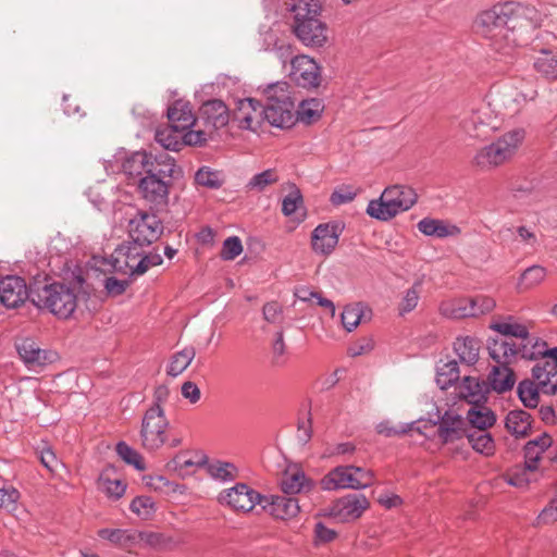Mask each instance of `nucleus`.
<instances>
[{"label":"nucleus","mask_w":557,"mask_h":557,"mask_svg":"<svg viewBox=\"0 0 557 557\" xmlns=\"http://www.w3.org/2000/svg\"><path fill=\"white\" fill-rule=\"evenodd\" d=\"M508 2L496 3L491 9L480 12L474 22L473 29L476 34L491 41V45L499 51L524 44L521 38V27L513 23Z\"/></svg>","instance_id":"1"},{"label":"nucleus","mask_w":557,"mask_h":557,"mask_svg":"<svg viewBox=\"0 0 557 557\" xmlns=\"http://www.w3.org/2000/svg\"><path fill=\"white\" fill-rule=\"evenodd\" d=\"M509 101L495 97L492 102L481 103L478 108L460 113L461 127L472 137L486 138L500 127L502 120L513 116L519 111L517 95L508 96Z\"/></svg>","instance_id":"2"},{"label":"nucleus","mask_w":557,"mask_h":557,"mask_svg":"<svg viewBox=\"0 0 557 557\" xmlns=\"http://www.w3.org/2000/svg\"><path fill=\"white\" fill-rule=\"evenodd\" d=\"M178 172L173 157L168 152L159 153L156 166L138 180L139 195L154 207H165L169 202L170 187Z\"/></svg>","instance_id":"3"},{"label":"nucleus","mask_w":557,"mask_h":557,"mask_svg":"<svg viewBox=\"0 0 557 557\" xmlns=\"http://www.w3.org/2000/svg\"><path fill=\"white\" fill-rule=\"evenodd\" d=\"M289 10L294 13V33L308 47H322L327 40V27L318 17L321 12L319 0H292Z\"/></svg>","instance_id":"4"},{"label":"nucleus","mask_w":557,"mask_h":557,"mask_svg":"<svg viewBox=\"0 0 557 557\" xmlns=\"http://www.w3.org/2000/svg\"><path fill=\"white\" fill-rule=\"evenodd\" d=\"M30 295L36 307L47 309L60 319L70 318L77 307L75 290L64 283L36 281Z\"/></svg>","instance_id":"5"},{"label":"nucleus","mask_w":557,"mask_h":557,"mask_svg":"<svg viewBox=\"0 0 557 557\" xmlns=\"http://www.w3.org/2000/svg\"><path fill=\"white\" fill-rule=\"evenodd\" d=\"M417 199V193L410 186L392 185L383 190L380 198L369 201L367 213L373 219L388 221L413 207Z\"/></svg>","instance_id":"6"},{"label":"nucleus","mask_w":557,"mask_h":557,"mask_svg":"<svg viewBox=\"0 0 557 557\" xmlns=\"http://www.w3.org/2000/svg\"><path fill=\"white\" fill-rule=\"evenodd\" d=\"M144 245L132 242L120 246L112 255L114 271L138 276L145 274L150 268L163 262L159 252L144 250Z\"/></svg>","instance_id":"7"},{"label":"nucleus","mask_w":557,"mask_h":557,"mask_svg":"<svg viewBox=\"0 0 557 557\" xmlns=\"http://www.w3.org/2000/svg\"><path fill=\"white\" fill-rule=\"evenodd\" d=\"M522 128L512 129L496 141L480 149L473 157V165L482 171L492 170L509 160L524 139Z\"/></svg>","instance_id":"8"},{"label":"nucleus","mask_w":557,"mask_h":557,"mask_svg":"<svg viewBox=\"0 0 557 557\" xmlns=\"http://www.w3.org/2000/svg\"><path fill=\"white\" fill-rule=\"evenodd\" d=\"M374 482V473L366 468L352 465L337 466L322 480L321 486L325 491L334 490H363Z\"/></svg>","instance_id":"9"},{"label":"nucleus","mask_w":557,"mask_h":557,"mask_svg":"<svg viewBox=\"0 0 557 557\" xmlns=\"http://www.w3.org/2000/svg\"><path fill=\"white\" fill-rule=\"evenodd\" d=\"M157 156L143 150L128 152L121 149L111 160L106 161L104 169L110 173L121 172L128 178H140L156 166Z\"/></svg>","instance_id":"10"},{"label":"nucleus","mask_w":557,"mask_h":557,"mask_svg":"<svg viewBox=\"0 0 557 557\" xmlns=\"http://www.w3.org/2000/svg\"><path fill=\"white\" fill-rule=\"evenodd\" d=\"M169 425L163 408L150 406L141 421V446L148 451H156L161 448L168 441L166 430Z\"/></svg>","instance_id":"11"},{"label":"nucleus","mask_w":557,"mask_h":557,"mask_svg":"<svg viewBox=\"0 0 557 557\" xmlns=\"http://www.w3.org/2000/svg\"><path fill=\"white\" fill-rule=\"evenodd\" d=\"M163 232L161 220L153 213L140 212L129 221L131 239L144 246L156 242Z\"/></svg>","instance_id":"12"},{"label":"nucleus","mask_w":557,"mask_h":557,"mask_svg":"<svg viewBox=\"0 0 557 557\" xmlns=\"http://www.w3.org/2000/svg\"><path fill=\"white\" fill-rule=\"evenodd\" d=\"M17 354L28 370L40 371L58 359V354L51 349H42L32 338L16 343Z\"/></svg>","instance_id":"13"},{"label":"nucleus","mask_w":557,"mask_h":557,"mask_svg":"<svg viewBox=\"0 0 557 557\" xmlns=\"http://www.w3.org/2000/svg\"><path fill=\"white\" fill-rule=\"evenodd\" d=\"M24 278L17 275H8L0 280V302L8 309L22 306L28 298L32 299V289Z\"/></svg>","instance_id":"14"},{"label":"nucleus","mask_w":557,"mask_h":557,"mask_svg":"<svg viewBox=\"0 0 557 557\" xmlns=\"http://www.w3.org/2000/svg\"><path fill=\"white\" fill-rule=\"evenodd\" d=\"M290 78L304 88H315L321 83V71L318 63L308 55L301 54L292 58Z\"/></svg>","instance_id":"15"},{"label":"nucleus","mask_w":557,"mask_h":557,"mask_svg":"<svg viewBox=\"0 0 557 557\" xmlns=\"http://www.w3.org/2000/svg\"><path fill=\"white\" fill-rule=\"evenodd\" d=\"M262 495L244 483H238L234 487L224 490L219 496L221 504L240 511H250L256 504L262 505Z\"/></svg>","instance_id":"16"},{"label":"nucleus","mask_w":557,"mask_h":557,"mask_svg":"<svg viewBox=\"0 0 557 557\" xmlns=\"http://www.w3.org/2000/svg\"><path fill=\"white\" fill-rule=\"evenodd\" d=\"M342 227L336 222L321 223L311 233V249L315 255L327 257L336 248Z\"/></svg>","instance_id":"17"},{"label":"nucleus","mask_w":557,"mask_h":557,"mask_svg":"<svg viewBox=\"0 0 557 557\" xmlns=\"http://www.w3.org/2000/svg\"><path fill=\"white\" fill-rule=\"evenodd\" d=\"M488 387L478 376L465 375L459 381V373L455 374V397L465 400L470 406L487 401Z\"/></svg>","instance_id":"18"},{"label":"nucleus","mask_w":557,"mask_h":557,"mask_svg":"<svg viewBox=\"0 0 557 557\" xmlns=\"http://www.w3.org/2000/svg\"><path fill=\"white\" fill-rule=\"evenodd\" d=\"M513 17V23L521 27V38L524 33L542 25L546 17V12L531 4H523L518 1H507Z\"/></svg>","instance_id":"19"},{"label":"nucleus","mask_w":557,"mask_h":557,"mask_svg":"<svg viewBox=\"0 0 557 557\" xmlns=\"http://www.w3.org/2000/svg\"><path fill=\"white\" fill-rule=\"evenodd\" d=\"M481 341L471 335L455 338V374L459 373L457 366L472 368L480 358Z\"/></svg>","instance_id":"20"},{"label":"nucleus","mask_w":557,"mask_h":557,"mask_svg":"<svg viewBox=\"0 0 557 557\" xmlns=\"http://www.w3.org/2000/svg\"><path fill=\"white\" fill-rule=\"evenodd\" d=\"M369 507V500L362 494H349L339 498L332 507L331 515L341 521L356 520Z\"/></svg>","instance_id":"21"},{"label":"nucleus","mask_w":557,"mask_h":557,"mask_svg":"<svg viewBox=\"0 0 557 557\" xmlns=\"http://www.w3.org/2000/svg\"><path fill=\"white\" fill-rule=\"evenodd\" d=\"M495 306L491 297H461L455 299V319L476 318L491 312Z\"/></svg>","instance_id":"22"},{"label":"nucleus","mask_w":557,"mask_h":557,"mask_svg":"<svg viewBox=\"0 0 557 557\" xmlns=\"http://www.w3.org/2000/svg\"><path fill=\"white\" fill-rule=\"evenodd\" d=\"M262 507L267 508L273 517L282 520L292 519L300 511L298 500L288 495L263 496Z\"/></svg>","instance_id":"23"},{"label":"nucleus","mask_w":557,"mask_h":557,"mask_svg":"<svg viewBox=\"0 0 557 557\" xmlns=\"http://www.w3.org/2000/svg\"><path fill=\"white\" fill-rule=\"evenodd\" d=\"M295 104L292 100H283L281 103L263 104V119L272 126L287 128L294 124Z\"/></svg>","instance_id":"24"},{"label":"nucleus","mask_w":557,"mask_h":557,"mask_svg":"<svg viewBox=\"0 0 557 557\" xmlns=\"http://www.w3.org/2000/svg\"><path fill=\"white\" fill-rule=\"evenodd\" d=\"M262 107L252 98L238 100L235 119L238 121L239 126L244 129L256 132L259 127L260 119L263 117Z\"/></svg>","instance_id":"25"},{"label":"nucleus","mask_w":557,"mask_h":557,"mask_svg":"<svg viewBox=\"0 0 557 557\" xmlns=\"http://www.w3.org/2000/svg\"><path fill=\"white\" fill-rule=\"evenodd\" d=\"M200 116L207 126L219 129L227 125L230 112L227 106L219 99L205 102L200 108Z\"/></svg>","instance_id":"26"},{"label":"nucleus","mask_w":557,"mask_h":557,"mask_svg":"<svg viewBox=\"0 0 557 557\" xmlns=\"http://www.w3.org/2000/svg\"><path fill=\"white\" fill-rule=\"evenodd\" d=\"M532 375L542 393L553 395L557 392V362L554 360L535 364L532 369Z\"/></svg>","instance_id":"27"},{"label":"nucleus","mask_w":557,"mask_h":557,"mask_svg":"<svg viewBox=\"0 0 557 557\" xmlns=\"http://www.w3.org/2000/svg\"><path fill=\"white\" fill-rule=\"evenodd\" d=\"M280 485L284 495L292 496L300 492L310 491L313 482L301 470L294 469L284 472Z\"/></svg>","instance_id":"28"},{"label":"nucleus","mask_w":557,"mask_h":557,"mask_svg":"<svg viewBox=\"0 0 557 557\" xmlns=\"http://www.w3.org/2000/svg\"><path fill=\"white\" fill-rule=\"evenodd\" d=\"M490 357L497 363L496 366L509 367L520 355V348L513 342L507 339H494L488 345Z\"/></svg>","instance_id":"29"},{"label":"nucleus","mask_w":557,"mask_h":557,"mask_svg":"<svg viewBox=\"0 0 557 557\" xmlns=\"http://www.w3.org/2000/svg\"><path fill=\"white\" fill-rule=\"evenodd\" d=\"M553 444L550 435L543 433L524 445L525 468L530 471L537 469V463L547 448Z\"/></svg>","instance_id":"30"},{"label":"nucleus","mask_w":557,"mask_h":557,"mask_svg":"<svg viewBox=\"0 0 557 557\" xmlns=\"http://www.w3.org/2000/svg\"><path fill=\"white\" fill-rule=\"evenodd\" d=\"M183 543L170 534L159 532H137V545L158 550H169Z\"/></svg>","instance_id":"31"},{"label":"nucleus","mask_w":557,"mask_h":557,"mask_svg":"<svg viewBox=\"0 0 557 557\" xmlns=\"http://www.w3.org/2000/svg\"><path fill=\"white\" fill-rule=\"evenodd\" d=\"M469 424L475 430H487L496 422V414L486 406V403L471 405L466 417Z\"/></svg>","instance_id":"32"},{"label":"nucleus","mask_w":557,"mask_h":557,"mask_svg":"<svg viewBox=\"0 0 557 557\" xmlns=\"http://www.w3.org/2000/svg\"><path fill=\"white\" fill-rule=\"evenodd\" d=\"M487 380L491 388L498 394L511 391L516 383L512 369L505 366H494Z\"/></svg>","instance_id":"33"},{"label":"nucleus","mask_w":557,"mask_h":557,"mask_svg":"<svg viewBox=\"0 0 557 557\" xmlns=\"http://www.w3.org/2000/svg\"><path fill=\"white\" fill-rule=\"evenodd\" d=\"M168 119L176 129H186L193 125L195 119L188 102L175 101L168 109Z\"/></svg>","instance_id":"34"},{"label":"nucleus","mask_w":557,"mask_h":557,"mask_svg":"<svg viewBox=\"0 0 557 557\" xmlns=\"http://www.w3.org/2000/svg\"><path fill=\"white\" fill-rule=\"evenodd\" d=\"M506 429L516 437H525L531 432L532 418L524 410H512L506 417Z\"/></svg>","instance_id":"35"},{"label":"nucleus","mask_w":557,"mask_h":557,"mask_svg":"<svg viewBox=\"0 0 557 557\" xmlns=\"http://www.w3.org/2000/svg\"><path fill=\"white\" fill-rule=\"evenodd\" d=\"M523 343L519 346L520 356L524 359L535 360L539 358H550L553 360L552 349H547L545 341L539 337H530L522 339Z\"/></svg>","instance_id":"36"},{"label":"nucleus","mask_w":557,"mask_h":557,"mask_svg":"<svg viewBox=\"0 0 557 557\" xmlns=\"http://www.w3.org/2000/svg\"><path fill=\"white\" fill-rule=\"evenodd\" d=\"M468 444L479 454L492 456L495 453V442L487 430H473L467 433Z\"/></svg>","instance_id":"37"},{"label":"nucleus","mask_w":557,"mask_h":557,"mask_svg":"<svg viewBox=\"0 0 557 557\" xmlns=\"http://www.w3.org/2000/svg\"><path fill=\"white\" fill-rule=\"evenodd\" d=\"M422 422V420H418L411 423H403L399 424L398 426H393L391 425L389 421H382L376 425V431L379 434H382L386 437L401 435L412 431H416L420 434H424L422 428L425 429L428 426V423L421 425Z\"/></svg>","instance_id":"38"},{"label":"nucleus","mask_w":557,"mask_h":557,"mask_svg":"<svg viewBox=\"0 0 557 557\" xmlns=\"http://www.w3.org/2000/svg\"><path fill=\"white\" fill-rule=\"evenodd\" d=\"M98 535L108 540L112 544L127 547L131 545H137V532L122 529H101Z\"/></svg>","instance_id":"39"},{"label":"nucleus","mask_w":557,"mask_h":557,"mask_svg":"<svg viewBox=\"0 0 557 557\" xmlns=\"http://www.w3.org/2000/svg\"><path fill=\"white\" fill-rule=\"evenodd\" d=\"M547 276V271L542 265H531L525 269L518 281V288L520 290H528L536 287L541 283L545 281Z\"/></svg>","instance_id":"40"},{"label":"nucleus","mask_w":557,"mask_h":557,"mask_svg":"<svg viewBox=\"0 0 557 557\" xmlns=\"http://www.w3.org/2000/svg\"><path fill=\"white\" fill-rule=\"evenodd\" d=\"M264 104L281 103V101L292 100L290 86L286 82H275L268 84L262 88Z\"/></svg>","instance_id":"41"},{"label":"nucleus","mask_w":557,"mask_h":557,"mask_svg":"<svg viewBox=\"0 0 557 557\" xmlns=\"http://www.w3.org/2000/svg\"><path fill=\"white\" fill-rule=\"evenodd\" d=\"M182 132V129L174 128L173 125L159 128L156 132V140L166 150L178 151L183 147Z\"/></svg>","instance_id":"42"},{"label":"nucleus","mask_w":557,"mask_h":557,"mask_svg":"<svg viewBox=\"0 0 557 557\" xmlns=\"http://www.w3.org/2000/svg\"><path fill=\"white\" fill-rule=\"evenodd\" d=\"M195 349L193 347H186L183 350L176 352L168 366L166 373L170 376L176 377L183 373L195 358Z\"/></svg>","instance_id":"43"},{"label":"nucleus","mask_w":557,"mask_h":557,"mask_svg":"<svg viewBox=\"0 0 557 557\" xmlns=\"http://www.w3.org/2000/svg\"><path fill=\"white\" fill-rule=\"evenodd\" d=\"M418 230L426 235L436 238L449 236L453 231L450 226L442 220L425 218L418 223Z\"/></svg>","instance_id":"44"},{"label":"nucleus","mask_w":557,"mask_h":557,"mask_svg":"<svg viewBox=\"0 0 557 557\" xmlns=\"http://www.w3.org/2000/svg\"><path fill=\"white\" fill-rule=\"evenodd\" d=\"M491 329L505 336H513L524 339L529 335V330L525 325L516 322L511 317L505 321H498L491 324Z\"/></svg>","instance_id":"45"},{"label":"nucleus","mask_w":557,"mask_h":557,"mask_svg":"<svg viewBox=\"0 0 557 557\" xmlns=\"http://www.w3.org/2000/svg\"><path fill=\"white\" fill-rule=\"evenodd\" d=\"M535 70L549 79L557 78V53L542 51L534 62Z\"/></svg>","instance_id":"46"},{"label":"nucleus","mask_w":557,"mask_h":557,"mask_svg":"<svg viewBox=\"0 0 557 557\" xmlns=\"http://www.w3.org/2000/svg\"><path fill=\"white\" fill-rule=\"evenodd\" d=\"M322 111L323 104L319 99L304 100L297 111L298 120L305 124H310L320 117Z\"/></svg>","instance_id":"47"},{"label":"nucleus","mask_w":557,"mask_h":557,"mask_svg":"<svg viewBox=\"0 0 557 557\" xmlns=\"http://www.w3.org/2000/svg\"><path fill=\"white\" fill-rule=\"evenodd\" d=\"M207 471L211 478L222 482L234 480L237 473V469L233 463L221 460L208 463Z\"/></svg>","instance_id":"48"},{"label":"nucleus","mask_w":557,"mask_h":557,"mask_svg":"<svg viewBox=\"0 0 557 557\" xmlns=\"http://www.w3.org/2000/svg\"><path fill=\"white\" fill-rule=\"evenodd\" d=\"M195 181L198 185L215 189L223 185L224 177L220 171L201 166L195 174Z\"/></svg>","instance_id":"49"},{"label":"nucleus","mask_w":557,"mask_h":557,"mask_svg":"<svg viewBox=\"0 0 557 557\" xmlns=\"http://www.w3.org/2000/svg\"><path fill=\"white\" fill-rule=\"evenodd\" d=\"M278 175L275 170L268 169L263 172L255 174L246 184V189L250 191H263L268 186L275 184Z\"/></svg>","instance_id":"50"},{"label":"nucleus","mask_w":557,"mask_h":557,"mask_svg":"<svg viewBox=\"0 0 557 557\" xmlns=\"http://www.w3.org/2000/svg\"><path fill=\"white\" fill-rule=\"evenodd\" d=\"M115 450L123 461L133 466L136 470L144 471L146 469L143 456L125 442H119Z\"/></svg>","instance_id":"51"},{"label":"nucleus","mask_w":557,"mask_h":557,"mask_svg":"<svg viewBox=\"0 0 557 557\" xmlns=\"http://www.w3.org/2000/svg\"><path fill=\"white\" fill-rule=\"evenodd\" d=\"M436 419L430 420V426H435L438 424V436L443 443H447L453 437V416L450 413V409H446L443 414H441L437 409Z\"/></svg>","instance_id":"52"},{"label":"nucleus","mask_w":557,"mask_h":557,"mask_svg":"<svg viewBox=\"0 0 557 557\" xmlns=\"http://www.w3.org/2000/svg\"><path fill=\"white\" fill-rule=\"evenodd\" d=\"M541 389L532 381L525 380L518 385V396L522 404L528 408H535L540 400L539 392Z\"/></svg>","instance_id":"53"},{"label":"nucleus","mask_w":557,"mask_h":557,"mask_svg":"<svg viewBox=\"0 0 557 557\" xmlns=\"http://www.w3.org/2000/svg\"><path fill=\"white\" fill-rule=\"evenodd\" d=\"M288 187L289 193L282 201V213L285 216H290L304 205V198L300 189L294 183H289Z\"/></svg>","instance_id":"54"},{"label":"nucleus","mask_w":557,"mask_h":557,"mask_svg":"<svg viewBox=\"0 0 557 557\" xmlns=\"http://www.w3.org/2000/svg\"><path fill=\"white\" fill-rule=\"evenodd\" d=\"M98 486L108 497L113 499L122 497L126 490V485L122 481L117 479H110L104 473L100 474Z\"/></svg>","instance_id":"55"},{"label":"nucleus","mask_w":557,"mask_h":557,"mask_svg":"<svg viewBox=\"0 0 557 557\" xmlns=\"http://www.w3.org/2000/svg\"><path fill=\"white\" fill-rule=\"evenodd\" d=\"M362 314L363 307L361 304L346 306L342 312L343 326L348 332H351L360 324Z\"/></svg>","instance_id":"56"},{"label":"nucleus","mask_w":557,"mask_h":557,"mask_svg":"<svg viewBox=\"0 0 557 557\" xmlns=\"http://www.w3.org/2000/svg\"><path fill=\"white\" fill-rule=\"evenodd\" d=\"M420 292L421 285L419 283L414 284L412 287L405 292V295L398 305V311L400 315H405L411 312L417 307L420 299Z\"/></svg>","instance_id":"57"},{"label":"nucleus","mask_w":557,"mask_h":557,"mask_svg":"<svg viewBox=\"0 0 557 557\" xmlns=\"http://www.w3.org/2000/svg\"><path fill=\"white\" fill-rule=\"evenodd\" d=\"M129 508L141 519H149L156 511V504L149 496H138L132 500Z\"/></svg>","instance_id":"58"},{"label":"nucleus","mask_w":557,"mask_h":557,"mask_svg":"<svg viewBox=\"0 0 557 557\" xmlns=\"http://www.w3.org/2000/svg\"><path fill=\"white\" fill-rule=\"evenodd\" d=\"M437 386L442 389H448L453 386V360H441L436 366V377Z\"/></svg>","instance_id":"59"},{"label":"nucleus","mask_w":557,"mask_h":557,"mask_svg":"<svg viewBox=\"0 0 557 557\" xmlns=\"http://www.w3.org/2000/svg\"><path fill=\"white\" fill-rule=\"evenodd\" d=\"M243 251V245L237 236L228 237L224 240L221 257L223 260H234Z\"/></svg>","instance_id":"60"},{"label":"nucleus","mask_w":557,"mask_h":557,"mask_svg":"<svg viewBox=\"0 0 557 557\" xmlns=\"http://www.w3.org/2000/svg\"><path fill=\"white\" fill-rule=\"evenodd\" d=\"M356 196L357 193L354 190L352 187L341 186L332 193L330 201L334 206H341L352 201Z\"/></svg>","instance_id":"61"},{"label":"nucleus","mask_w":557,"mask_h":557,"mask_svg":"<svg viewBox=\"0 0 557 557\" xmlns=\"http://www.w3.org/2000/svg\"><path fill=\"white\" fill-rule=\"evenodd\" d=\"M20 493L15 488L0 490V508L7 511H13L16 507V502Z\"/></svg>","instance_id":"62"},{"label":"nucleus","mask_w":557,"mask_h":557,"mask_svg":"<svg viewBox=\"0 0 557 557\" xmlns=\"http://www.w3.org/2000/svg\"><path fill=\"white\" fill-rule=\"evenodd\" d=\"M128 285L126 280H117L114 276H109L104 280V289L111 296L122 295Z\"/></svg>","instance_id":"63"},{"label":"nucleus","mask_w":557,"mask_h":557,"mask_svg":"<svg viewBox=\"0 0 557 557\" xmlns=\"http://www.w3.org/2000/svg\"><path fill=\"white\" fill-rule=\"evenodd\" d=\"M557 520V497L550 502V504L544 508L537 517L539 523H550Z\"/></svg>","instance_id":"64"}]
</instances>
